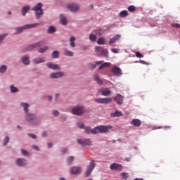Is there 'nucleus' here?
Returning <instances> with one entry per match:
<instances>
[{
  "instance_id": "obj_32",
  "label": "nucleus",
  "mask_w": 180,
  "mask_h": 180,
  "mask_svg": "<svg viewBox=\"0 0 180 180\" xmlns=\"http://www.w3.org/2000/svg\"><path fill=\"white\" fill-rule=\"evenodd\" d=\"M97 44H99V45L105 44V38H103V37L98 38V39L97 41Z\"/></svg>"
},
{
  "instance_id": "obj_41",
  "label": "nucleus",
  "mask_w": 180,
  "mask_h": 180,
  "mask_svg": "<svg viewBox=\"0 0 180 180\" xmlns=\"http://www.w3.org/2000/svg\"><path fill=\"white\" fill-rule=\"evenodd\" d=\"M77 127H79V129H84L85 128V125H84V124L81 122H77Z\"/></svg>"
},
{
  "instance_id": "obj_50",
  "label": "nucleus",
  "mask_w": 180,
  "mask_h": 180,
  "mask_svg": "<svg viewBox=\"0 0 180 180\" xmlns=\"http://www.w3.org/2000/svg\"><path fill=\"white\" fill-rule=\"evenodd\" d=\"M171 26L173 27L179 28L180 27V24L174 23V24H172Z\"/></svg>"
},
{
  "instance_id": "obj_8",
  "label": "nucleus",
  "mask_w": 180,
  "mask_h": 180,
  "mask_svg": "<svg viewBox=\"0 0 180 180\" xmlns=\"http://www.w3.org/2000/svg\"><path fill=\"white\" fill-rule=\"evenodd\" d=\"M41 46H44V41H40L36 44L29 45L26 47L25 51H30V50H33V49H36V47H41Z\"/></svg>"
},
{
  "instance_id": "obj_37",
  "label": "nucleus",
  "mask_w": 180,
  "mask_h": 180,
  "mask_svg": "<svg viewBox=\"0 0 180 180\" xmlns=\"http://www.w3.org/2000/svg\"><path fill=\"white\" fill-rule=\"evenodd\" d=\"M47 50H49V47L45 46L44 48H40L38 51H39V53H46V51H47Z\"/></svg>"
},
{
  "instance_id": "obj_23",
  "label": "nucleus",
  "mask_w": 180,
  "mask_h": 180,
  "mask_svg": "<svg viewBox=\"0 0 180 180\" xmlns=\"http://www.w3.org/2000/svg\"><path fill=\"white\" fill-rule=\"evenodd\" d=\"M94 81H95L98 84H100V85L103 84V81L102 79H101V78H99V75H95L94 76Z\"/></svg>"
},
{
  "instance_id": "obj_55",
  "label": "nucleus",
  "mask_w": 180,
  "mask_h": 180,
  "mask_svg": "<svg viewBox=\"0 0 180 180\" xmlns=\"http://www.w3.org/2000/svg\"><path fill=\"white\" fill-rule=\"evenodd\" d=\"M111 51H112V52L113 53H118V52H119L118 50L116 49H112Z\"/></svg>"
},
{
  "instance_id": "obj_49",
  "label": "nucleus",
  "mask_w": 180,
  "mask_h": 180,
  "mask_svg": "<svg viewBox=\"0 0 180 180\" xmlns=\"http://www.w3.org/2000/svg\"><path fill=\"white\" fill-rule=\"evenodd\" d=\"M136 56L139 58H143V56L142 54H141L139 52H136Z\"/></svg>"
},
{
  "instance_id": "obj_18",
  "label": "nucleus",
  "mask_w": 180,
  "mask_h": 180,
  "mask_svg": "<svg viewBox=\"0 0 180 180\" xmlns=\"http://www.w3.org/2000/svg\"><path fill=\"white\" fill-rule=\"evenodd\" d=\"M114 101L119 105H121L123 103V96L120 94H117L114 98Z\"/></svg>"
},
{
  "instance_id": "obj_51",
  "label": "nucleus",
  "mask_w": 180,
  "mask_h": 180,
  "mask_svg": "<svg viewBox=\"0 0 180 180\" xmlns=\"http://www.w3.org/2000/svg\"><path fill=\"white\" fill-rule=\"evenodd\" d=\"M52 113H53V115H54V116H58V115H59L58 110H53Z\"/></svg>"
},
{
  "instance_id": "obj_16",
  "label": "nucleus",
  "mask_w": 180,
  "mask_h": 180,
  "mask_svg": "<svg viewBox=\"0 0 180 180\" xmlns=\"http://www.w3.org/2000/svg\"><path fill=\"white\" fill-rule=\"evenodd\" d=\"M46 66L48 67V68H50L51 70H60V65H57V64H53L51 62H49L46 64Z\"/></svg>"
},
{
  "instance_id": "obj_42",
  "label": "nucleus",
  "mask_w": 180,
  "mask_h": 180,
  "mask_svg": "<svg viewBox=\"0 0 180 180\" xmlns=\"http://www.w3.org/2000/svg\"><path fill=\"white\" fill-rule=\"evenodd\" d=\"M9 143V136H6L4 139V141L3 143V146H8V143Z\"/></svg>"
},
{
  "instance_id": "obj_61",
  "label": "nucleus",
  "mask_w": 180,
  "mask_h": 180,
  "mask_svg": "<svg viewBox=\"0 0 180 180\" xmlns=\"http://www.w3.org/2000/svg\"><path fill=\"white\" fill-rule=\"evenodd\" d=\"M134 180H143L142 179H138V178H136V179H134Z\"/></svg>"
},
{
  "instance_id": "obj_24",
  "label": "nucleus",
  "mask_w": 180,
  "mask_h": 180,
  "mask_svg": "<svg viewBox=\"0 0 180 180\" xmlns=\"http://www.w3.org/2000/svg\"><path fill=\"white\" fill-rule=\"evenodd\" d=\"M131 124L134 126V127H140L141 124V122L138 120V119H134L131 121Z\"/></svg>"
},
{
  "instance_id": "obj_64",
  "label": "nucleus",
  "mask_w": 180,
  "mask_h": 180,
  "mask_svg": "<svg viewBox=\"0 0 180 180\" xmlns=\"http://www.w3.org/2000/svg\"><path fill=\"white\" fill-rule=\"evenodd\" d=\"M89 39L91 40V34L89 35Z\"/></svg>"
},
{
  "instance_id": "obj_19",
  "label": "nucleus",
  "mask_w": 180,
  "mask_h": 180,
  "mask_svg": "<svg viewBox=\"0 0 180 180\" xmlns=\"http://www.w3.org/2000/svg\"><path fill=\"white\" fill-rule=\"evenodd\" d=\"M121 37V35H119L118 34L117 35H115L113 38H111L109 41V44H115V42L117 41Z\"/></svg>"
},
{
  "instance_id": "obj_33",
  "label": "nucleus",
  "mask_w": 180,
  "mask_h": 180,
  "mask_svg": "<svg viewBox=\"0 0 180 180\" xmlns=\"http://www.w3.org/2000/svg\"><path fill=\"white\" fill-rule=\"evenodd\" d=\"M7 69H8V67H6V65H3L0 68V72H1V74H4V72H6Z\"/></svg>"
},
{
  "instance_id": "obj_57",
  "label": "nucleus",
  "mask_w": 180,
  "mask_h": 180,
  "mask_svg": "<svg viewBox=\"0 0 180 180\" xmlns=\"http://www.w3.org/2000/svg\"><path fill=\"white\" fill-rule=\"evenodd\" d=\"M62 153H68V149H67V148L63 149V150H62Z\"/></svg>"
},
{
  "instance_id": "obj_3",
  "label": "nucleus",
  "mask_w": 180,
  "mask_h": 180,
  "mask_svg": "<svg viewBox=\"0 0 180 180\" xmlns=\"http://www.w3.org/2000/svg\"><path fill=\"white\" fill-rule=\"evenodd\" d=\"M43 4L38 3L34 7L32 8V11H34L35 12V18L36 19H39L41 18V15H43Z\"/></svg>"
},
{
  "instance_id": "obj_30",
  "label": "nucleus",
  "mask_w": 180,
  "mask_h": 180,
  "mask_svg": "<svg viewBox=\"0 0 180 180\" xmlns=\"http://www.w3.org/2000/svg\"><path fill=\"white\" fill-rule=\"evenodd\" d=\"M128 15V11H127V10H122V11H120V16L121 18H124L127 17Z\"/></svg>"
},
{
  "instance_id": "obj_22",
  "label": "nucleus",
  "mask_w": 180,
  "mask_h": 180,
  "mask_svg": "<svg viewBox=\"0 0 180 180\" xmlns=\"http://www.w3.org/2000/svg\"><path fill=\"white\" fill-rule=\"evenodd\" d=\"M22 63L25 65H29L30 64V60H29V56H25L22 58Z\"/></svg>"
},
{
  "instance_id": "obj_26",
  "label": "nucleus",
  "mask_w": 180,
  "mask_h": 180,
  "mask_svg": "<svg viewBox=\"0 0 180 180\" xmlns=\"http://www.w3.org/2000/svg\"><path fill=\"white\" fill-rule=\"evenodd\" d=\"M60 22L61 25H63L64 26H65V25H67L68 23L67 18H65V16H64L63 15H60Z\"/></svg>"
},
{
  "instance_id": "obj_60",
  "label": "nucleus",
  "mask_w": 180,
  "mask_h": 180,
  "mask_svg": "<svg viewBox=\"0 0 180 180\" xmlns=\"http://www.w3.org/2000/svg\"><path fill=\"white\" fill-rule=\"evenodd\" d=\"M49 101H53V97L51 96H49Z\"/></svg>"
},
{
  "instance_id": "obj_2",
  "label": "nucleus",
  "mask_w": 180,
  "mask_h": 180,
  "mask_svg": "<svg viewBox=\"0 0 180 180\" xmlns=\"http://www.w3.org/2000/svg\"><path fill=\"white\" fill-rule=\"evenodd\" d=\"M112 129V126L108 125V126H98L93 129L91 131V133L93 134H105L109 132V129Z\"/></svg>"
},
{
  "instance_id": "obj_36",
  "label": "nucleus",
  "mask_w": 180,
  "mask_h": 180,
  "mask_svg": "<svg viewBox=\"0 0 180 180\" xmlns=\"http://www.w3.org/2000/svg\"><path fill=\"white\" fill-rule=\"evenodd\" d=\"M102 63H103V60L98 61L95 65H91V68L95 69V68H96L97 65H102Z\"/></svg>"
},
{
  "instance_id": "obj_25",
  "label": "nucleus",
  "mask_w": 180,
  "mask_h": 180,
  "mask_svg": "<svg viewBox=\"0 0 180 180\" xmlns=\"http://www.w3.org/2000/svg\"><path fill=\"white\" fill-rule=\"evenodd\" d=\"M64 55L67 57H72L74 56V53L68 49H64Z\"/></svg>"
},
{
  "instance_id": "obj_11",
  "label": "nucleus",
  "mask_w": 180,
  "mask_h": 180,
  "mask_svg": "<svg viewBox=\"0 0 180 180\" xmlns=\"http://www.w3.org/2000/svg\"><path fill=\"white\" fill-rule=\"evenodd\" d=\"M64 77V72H56L54 73H51L50 75V78H51L52 79H56L57 78H61Z\"/></svg>"
},
{
  "instance_id": "obj_56",
  "label": "nucleus",
  "mask_w": 180,
  "mask_h": 180,
  "mask_svg": "<svg viewBox=\"0 0 180 180\" xmlns=\"http://www.w3.org/2000/svg\"><path fill=\"white\" fill-rule=\"evenodd\" d=\"M47 146H48V148H51L53 147V143H48Z\"/></svg>"
},
{
  "instance_id": "obj_39",
  "label": "nucleus",
  "mask_w": 180,
  "mask_h": 180,
  "mask_svg": "<svg viewBox=\"0 0 180 180\" xmlns=\"http://www.w3.org/2000/svg\"><path fill=\"white\" fill-rule=\"evenodd\" d=\"M58 54H59L58 51H53L52 53V58H58Z\"/></svg>"
},
{
  "instance_id": "obj_34",
  "label": "nucleus",
  "mask_w": 180,
  "mask_h": 180,
  "mask_svg": "<svg viewBox=\"0 0 180 180\" xmlns=\"http://www.w3.org/2000/svg\"><path fill=\"white\" fill-rule=\"evenodd\" d=\"M10 89H11V91L13 93V94H15L16 92H18L19 90L18 89V88L15 87V86L13 85H11L10 86Z\"/></svg>"
},
{
  "instance_id": "obj_28",
  "label": "nucleus",
  "mask_w": 180,
  "mask_h": 180,
  "mask_svg": "<svg viewBox=\"0 0 180 180\" xmlns=\"http://www.w3.org/2000/svg\"><path fill=\"white\" fill-rule=\"evenodd\" d=\"M75 37H70V47H75Z\"/></svg>"
},
{
  "instance_id": "obj_44",
  "label": "nucleus",
  "mask_w": 180,
  "mask_h": 180,
  "mask_svg": "<svg viewBox=\"0 0 180 180\" xmlns=\"http://www.w3.org/2000/svg\"><path fill=\"white\" fill-rule=\"evenodd\" d=\"M8 36V34H2L1 35H0V43H2L4 39H5V37H6Z\"/></svg>"
},
{
  "instance_id": "obj_48",
  "label": "nucleus",
  "mask_w": 180,
  "mask_h": 180,
  "mask_svg": "<svg viewBox=\"0 0 180 180\" xmlns=\"http://www.w3.org/2000/svg\"><path fill=\"white\" fill-rule=\"evenodd\" d=\"M121 176L124 179H127L128 178V174L127 173H123L121 174Z\"/></svg>"
},
{
  "instance_id": "obj_31",
  "label": "nucleus",
  "mask_w": 180,
  "mask_h": 180,
  "mask_svg": "<svg viewBox=\"0 0 180 180\" xmlns=\"http://www.w3.org/2000/svg\"><path fill=\"white\" fill-rule=\"evenodd\" d=\"M56 30V27H54L53 26H50L48 28L47 32H48V33L51 34V33H55Z\"/></svg>"
},
{
  "instance_id": "obj_46",
  "label": "nucleus",
  "mask_w": 180,
  "mask_h": 180,
  "mask_svg": "<svg viewBox=\"0 0 180 180\" xmlns=\"http://www.w3.org/2000/svg\"><path fill=\"white\" fill-rule=\"evenodd\" d=\"M95 166H96L95 160H92L91 162V171H92V169H94V168H95Z\"/></svg>"
},
{
  "instance_id": "obj_40",
  "label": "nucleus",
  "mask_w": 180,
  "mask_h": 180,
  "mask_svg": "<svg viewBox=\"0 0 180 180\" xmlns=\"http://www.w3.org/2000/svg\"><path fill=\"white\" fill-rule=\"evenodd\" d=\"M84 133H86V134H89L91 133V127H84Z\"/></svg>"
},
{
  "instance_id": "obj_4",
  "label": "nucleus",
  "mask_w": 180,
  "mask_h": 180,
  "mask_svg": "<svg viewBox=\"0 0 180 180\" xmlns=\"http://www.w3.org/2000/svg\"><path fill=\"white\" fill-rule=\"evenodd\" d=\"M36 26H39V23L27 24L22 27H17L15 28V34H19V33H22V32H23V30H25L26 29H33L36 27Z\"/></svg>"
},
{
  "instance_id": "obj_54",
  "label": "nucleus",
  "mask_w": 180,
  "mask_h": 180,
  "mask_svg": "<svg viewBox=\"0 0 180 180\" xmlns=\"http://www.w3.org/2000/svg\"><path fill=\"white\" fill-rule=\"evenodd\" d=\"M32 148H34V150H37V151H39V146L36 145L32 146Z\"/></svg>"
},
{
  "instance_id": "obj_45",
  "label": "nucleus",
  "mask_w": 180,
  "mask_h": 180,
  "mask_svg": "<svg viewBox=\"0 0 180 180\" xmlns=\"http://www.w3.org/2000/svg\"><path fill=\"white\" fill-rule=\"evenodd\" d=\"M21 153L22 154V155H29V152H27V150L25 149L21 150Z\"/></svg>"
},
{
  "instance_id": "obj_58",
  "label": "nucleus",
  "mask_w": 180,
  "mask_h": 180,
  "mask_svg": "<svg viewBox=\"0 0 180 180\" xmlns=\"http://www.w3.org/2000/svg\"><path fill=\"white\" fill-rule=\"evenodd\" d=\"M42 136L43 137H46V136H47V132L46 131L42 132Z\"/></svg>"
},
{
  "instance_id": "obj_1",
  "label": "nucleus",
  "mask_w": 180,
  "mask_h": 180,
  "mask_svg": "<svg viewBox=\"0 0 180 180\" xmlns=\"http://www.w3.org/2000/svg\"><path fill=\"white\" fill-rule=\"evenodd\" d=\"M21 106L24 108V111L26 113L25 115V119L27 122L29 123H32V124H34V122H37V117H36V115L29 113V103H21Z\"/></svg>"
},
{
  "instance_id": "obj_15",
  "label": "nucleus",
  "mask_w": 180,
  "mask_h": 180,
  "mask_svg": "<svg viewBox=\"0 0 180 180\" xmlns=\"http://www.w3.org/2000/svg\"><path fill=\"white\" fill-rule=\"evenodd\" d=\"M110 169L111 170H117V171H122V166L121 165L113 163L110 165Z\"/></svg>"
},
{
  "instance_id": "obj_47",
  "label": "nucleus",
  "mask_w": 180,
  "mask_h": 180,
  "mask_svg": "<svg viewBox=\"0 0 180 180\" xmlns=\"http://www.w3.org/2000/svg\"><path fill=\"white\" fill-rule=\"evenodd\" d=\"M96 35H94V34H91V41H95L96 40Z\"/></svg>"
},
{
  "instance_id": "obj_53",
  "label": "nucleus",
  "mask_w": 180,
  "mask_h": 180,
  "mask_svg": "<svg viewBox=\"0 0 180 180\" xmlns=\"http://www.w3.org/2000/svg\"><path fill=\"white\" fill-rule=\"evenodd\" d=\"M103 33V31H101L99 30H97V31L96 32V34L98 35H102Z\"/></svg>"
},
{
  "instance_id": "obj_21",
  "label": "nucleus",
  "mask_w": 180,
  "mask_h": 180,
  "mask_svg": "<svg viewBox=\"0 0 180 180\" xmlns=\"http://www.w3.org/2000/svg\"><path fill=\"white\" fill-rule=\"evenodd\" d=\"M44 61L43 58H37L32 60L33 64H41V63H44Z\"/></svg>"
},
{
  "instance_id": "obj_7",
  "label": "nucleus",
  "mask_w": 180,
  "mask_h": 180,
  "mask_svg": "<svg viewBox=\"0 0 180 180\" xmlns=\"http://www.w3.org/2000/svg\"><path fill=\"white\" fill-rule=\"evenodd\" d=\"M94 101L96 103L100 104H109L112 103V98H99L94 99Z\"/></svg>"
},
{
  "instance_id": "obj_29",
  "label": "nucleus",
  "mask_w": 180,
  "mask_h": 180,
  "mask_svg": "<svg viewBox=\"0 0 180 180\" xmlns=\"http://www.w3.org/2000/svg\"><path fill=\"white\" fill-rule=\"evenodd\" d=\"M91 175V165H89L87 167V170L86 171L84 174L85 178H88Z\"/></svg>"
},
{
  "instance_id": "obj_27",
  "label": "nucleus",
  "mask_w": 180,
  "mask_h": 180,
  "mask_svg": "<svg viewBox=\"0 0 180 180\" xmlns=\"http://www.w3.org/2000/svg\"><path fill=\"white\" fill-rule=\"evenodd\" d=\"M110 63H104L98 68V70L110 67Z\"/></svg>"
},
{
  "instance_id": "obj_63",
  "label": "nucleus",
  "mask_w": 180,
  "mask_h": 180,
  "mask_svg": "<svg viewBox=\"0 0 180 180\" xmlns=\"http://www.w3.org/2000/svg\"><path fill=\"white\" fill-rule=\"evenodd\" d=\"M60 180H65L64 178H60Z\"/></svg>"
},
{
  "instance_id": "obj_13",
  "label": "nucleus",
  "mask_w": 180,
  "mask_h": 180,
  "mask_svg": "<svg viewBox=\"0 0 180 180\" xmlns=\"http://www.w3.org/2000/svg\"><path fill=\"white\" fill-rule=\"evenodd\" d=\"M16 164L18 167H25L27 165V161L25 158H18L16 160Z\"/></svg>"
},
{
  "instance_id": "obj_6",
  "label": "nucleus",
  "mask_w": 180,
  "mask_h": 180,
  "mask_svg": "<svg viewBox=\"0 0 180 180\" xmlns=\"http://www.w3.org/2000/svg\"><path fill=\"white\" fill-rule=\"evenodd\" d=\"M95 51L100 56H103L105 58L109 57V51H108V49H105L102 47H96Z\"/></svg>"
},
{
  "instance_id": "obj_5",
  "label": "nucleus",
  "mask_w": 180,
  "mask_h": 180,
  "mask_svg": "<svg viewBox=\"0 0 180 180\" xmlns=\"http://www.w3.org/2000/svg\"><path fill=\"white\" fill-rule=\"evenodd\" d=\"M71 112L76 116H81L85 113V108L83 106H75L71 110Z\"/></svg>"
},
{
  "instance_id": "obj_52",
  "label": "nucleus",
  "mask_w": 180,
  "mask_h": 180,
  "mask_svg": "<svg viewBox=\"0 0 180 180\" xmlns=\"http://www.w3.org/2000/svg\"><path fill=\"white\" fill-rule=\"evenodd\" d=\"M27 136H29V137H31V139H37L36 135H34V134H28Z\"/></svg>"
},
{
  "instance_id": "obj_9",
  "label": "nucleus",
  "mask_w": 180,
  "mask_h": 180,
  "mask_svg": "<svg viewBox=\"0 0 180 180\" xmlns=\"http://www.w3.org/2000/svg\"><path fill=\"white\" fill-rule=\"evenodd\" d=\"M77 143H78V144H79L80 146H82V147H85L86 146L91 145V139H86L84 140L77 139Z\"/></svg>"
},
{
  "instance_id": "obj_20",
  "label": "nucleus",
  "mask_w": 180,
  "mask_h": 180,
  "mask_svg": "<svg viewBox=\"0 0 180 180\" xmlns=\"http://www.w3.org/2000/svg\"><path fill=\"white\" fill-rule=\"evenodd\" d=\"M30 10V7H29V6H25L22 7L21 10V13L22 16H26V13H27V12H29Z\"/></svg>"
},
{
  "instance_id": "obj_12",
  "label": "nucleus",
  "mask_w": 180,
  "mask_h": 180,
  "mask_svg": "<svg viewBox=\"0 0 180 180\" xmlns=\"http://www.w3.org/2000/svg\"><path fill=\"white\" fill-rule=\"evenodd\" d=\"M111 72L115 75V76H117V77H120L122 75V70L120 68L115 66L112 70H111Z\"/></svg>"
},
{
  "instance_id": "obj_59",
  "label": "nucleus",
  "mask_w": 180,
  "mask_h": 180,
  "mask_svg": "<svg viewBox=\"0 0 180 180\" xmlns=\"http://www.w3.org/2000/svg\"><path fill=\"white\" fill-rule=\"evenodd\" d=\"M58 96H60V94H56L55 96V97H56L55 101H57V98H58Z\"/></svg>"
},
{
  "instance_id": "obj_10",
  "label": "nucleus",
  "mask_w": 180,
  "mask_h": 180,
  "mask_svg": "<svg viewBox=\"0 0 180 180\" xmlns=\"http://www.w3.org/2000/svg\"><path fill=\"white\" fill-rule=\"evenodd\" d=\"M67 8L70 12H78L79 11V6L78 4H68Z\"/></svg>"
},
{
  "instance_id": "obj_14",
  "label": "nucleus",
  "mask_w": 180,
  "mask_h": 180,
  "mask_svg": "<svg viewBox=\"0 0 180 180\" xmlns=\"http://www.w3.org/2000/svg\"><path fill=\"white\" fill-rule=\"evenodd\" d=\"M82 171V169L79 167H73L71 169V174L72 175H79V174H81V172Z\"/></svg>"
},
{
  "instance_id": "obj_17",
  "label": "nucleus",
  "mask_w": 180,
  "mask_h": 180,
  "mask_svg": "<svg viewBox=\"0 0 180 180\" xmlns=\"http://www.w3.org/2000/svg\"><path fill=\"white\" fill-rule=\"evenodd\" d=\"M99 91L101 93V94L104 96H109L110 94H112V91H110V90L108 88H103V89H101L99 90Z\"/></svg>"
},
{
  "instance_id": "obj_38",
  "label": "nucleus",
  "mask_w": 180,
  "mask_h": 180,
  "mask_svg": "<svg viewBox=\"0 0 180 180\" xmlns=\"http://www.w3.org/2000/svg\"><path fill=\"white\" fill-rule=\"evenodd\" d=\"M75 158L73 156H70L68 158V164L71 165L72 164V161H74Z\"/></svg>"
},
{
  "instance_id": "obj_43",
  "label": "nucleus",
  "mask_w": 180,
  "mask_h": 180,
  "mask_svg": "<svg viewBox=\"0 0 180 180\" xmlns=\"http://www.w3.org/2000/svg\"><path fill=\"white\" fill-rule=\"evenodd\" d=\"M128 11L129 12H134L136 11V7L134 6H129L128 7Z\"/></svg>"
},
{
  "instance_id": "obj_35",
  "label": "nucleus",
  "mask_w": 180,
  "mask_h": 180,
  "mask_svg": "<svg viewBox=\"0 0 180 180\" xmlns=\"http://www.w3.org/2000/svg\"><path fill=\"white\" fill-rule=\"evenodd\" d=\"M122 115V112H119V111H115V113H112L111 114V116L112 117H121Z\"/></svg>"
},
{
  "instance_id": "obj_62",
  "label": "nucleus",
  "mask_w": 180,
  "mask_h": 180,
  "mask_svg": "<svg viewBox=\"0 0 180 180\" xmlns=\"http://www.w3.org/2000/svg\"><path fill=\"white\" fill-rule=\"evenodd\" d=\"M8 15H12V12L8 11Z\"/></svg>"
}]
</instances>
